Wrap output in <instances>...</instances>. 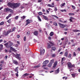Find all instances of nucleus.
<instances>
[{
    "instance_id": "nucleus-18",
    "label": "nucleus",
    "mask_w": 80,
    "mask_h": 80,
    "mask_svg": "<svg viewBox=\"0 0 80 80\" xmlns=\"http://www.w3.org/2000/svg\"><path fill=\"white\" fill-rule=\"evenodd\" d=\"M13 63L14 64H15V65H18V62L17 61L15 60H14L13 61Z\"/></svg>"
},
{
    "instance_id": "nucleus-28",
    "label": "nucleus",
    "mask_w": 80,
    "mask_h": 80,
    "mask_svg": "<svg viewBox=\"0 0 80 80\" xmlns=\"http://www.w3.org/2000/svg\"><path fill=\"white\" fill-rule=\"evenodd\" d=\"M50 63H51V64L53 63H54V59H52V60H51Z\"/></svg>"
},
{
    "instance_id": "nucleus-38",
    "label": "nucleus",
    "mask_w": 80,
    "mask_h": 80,
    "mask_svg": "<svg viewBox=\"0 0 80 80\" xmlns=\"http://www.w3.org/2000/svg\"><path fill=\"white\" fill-rule=\"evenodd\" d=\"M21 18H22V20H24V19H25V16H23V17H21Z\"/></svg>"
},
{
    "instance_id": "nucleus-4",
    "label": "nucleus",
    "mask_w": 80,
    "mask_h": 80,
    "mask_svg": "<svg viewBox=\"0 0 80 80\" xmlns=\"http://www.w3.org/2000/svg\"><path fill=\"white\" fill-rule=\"evenodd\" d=\"M26 26L27 25H28V24H30V23H32V22H33V20H30L29 19H27L26 21Z\"/></svg>"
},
{
    "instance_id": "nucleus-57",
    "label": "nucleus",
    "mask_w": 80,
    "mask_h": 80,
    "mask_svg": "<svg viewBox=\"0 0 80 80\" xmlns=\"http://www.w3.org/2000/svg\"><path fill=\"white\" fill-rule=\"evenodd\" d=\"M71 42H72V43H74V42L73 41V40L72 39L71 40Z\"/></svg>"
},
{
    "instance_id": "nucleus-52",
    "label": "nucleus",
    "mask_w": 80,
    "mask_h": 80,
    "mask_svg": "<svg viewBox=\"0 0 80 80\" xmlns=\"http://www.w3.org/2000/svg\"><path fill=\"white\" fill-rule=\"evenodd\" d=\"M1 63H4V61H1L0 62Z\"/></svg>"
},
{
    "instance_id": "nucleus-47",
    "label": "nucleus",
    "mask_w": 80,
    "mask_h": 80,
    "mask_svg": "<svg viewBox=\"0 0 80 80\" xmlns=\"http://www.w3.org/2000/svg\"><path fill=\"white\" fill-rule=\"evenodd\" d=\"M72 7L73 9H75V7L74 6L72 5Z\"/></svg>"
},
{
    "instance_id": "nucleus-35",
    "label": "nucleus",
    "mask_w": 80,
    "mask_h": 80,
    "mask_svg": "<svg viewBox=\"0 0 80 80\" xmlns=\"http://www.w3.org/2000/svg\"><path fill=\"white\" fill-rule=\"evenodd\" d=\"M68 15L69 16H71V15H74L75 14L73 13H69Z\"/></svg>"
},
{
    "instance_id": "nucleus-25",
    "label": "nucleus",
    "mask_w": 80,
    "mask_h": 80,
    "mask_svg": "<svg viewBox=\"0 0 80 80\" xmlns=\"http://www.w3.org/2000/svg\"><path fill=\"white\" fill-rule=\"evenodd\" d=\"M64 56L66 57H68V52H66L64 53Z\"/></svg>"
},
{
    "instance_id": "nucleus-26",
    "label": "nucleus",
    "mask_w": 80,
    "mask_h": 80,
    "mask_svg": "<svg viewBox=\"0 0 80 80\" xmlns=\"http://www.w3.org/2000/svg\"><path fill=\"white\" fill-rule=\"evenodd\" d=\"M51 57L53 58L55 57H56V54H51Z\"/></svg>"
},
{
    "instance_id": "nucleus-63",
    "label": "nucleus",
    "mask_w": 80,
    "mask_h": 80,
    "mask_svg": "<svg viewBox=\"0 0 80 80\" xmlns=\"http://www.w3.org/2000/svg\"><path fill=\"white\" fill-rule=\"evenodd\" d=\"M46 12L47 13H49V11H48V10H46Z\"/></svg>"
},
{
    "instance_id": "nucleus-43",
    "label": "nucleus",
    "mask_w": 80,
    "mask_h": 80,
    "mask_svg": "<svg viewBox=\"0 0 80 80\" xmlns=\"http://www.w3.org/2000/svg\"><path fill=\"white\" fill-rule=\"evenodd\" d=\"M18 16H17L15 18V20H18Z\"/></svg>"
},
{
    "instance_id": "nucleus-39",
    "label": "nucleus",
    "mask_w": 80,
    "mask_h": 80,
    "mask_svg": "<svg viewBox=\"0 0 80 80\" xmlns=\"http://www.w3.org/2000/svg\"><path fill=\"white\" fill-rule=\"evenodd\" d=\"M65 5V3L64 2V3L62 4L61 5V7H63V6H64Z\"/></svg>"
},
{
    "instance_id": "nucleus-36",
    "label": "nucleus",
    "mask_w": 80,
    "mask_h": 80,
    "mask_svg": "<svg viewBox=\"0 0 80 80\" xmlns=\"http://www.w3.org/2000/svg\"><path fill=\"white\" fill-rule=\"evenodd\" d=\"M76 74H72V77H73V78H74L75 77V76H76Z\"/></svg>"
},
{
    "instance_id": "nucleus-17",
    "label": "nucleus",
    "mask_w": 80,
    "mask_h": 80,
    "mask_svg": "<svg viewBox=\"0 0 80 80\" xmlns=\"http://www.w3.org/2000/svg\"><path fill=\"white\" fill-rule=\"evenodd\" d=\"M45 53V49H43L42 51L40 52V55H44Z\"/></svg>"
},
{
    "instance_id": "nucleus-3",
    "label": "nucleus",
    "mask_w": 80,
    "mask_h": 80,
    "mask_svg": "<svg viewBox=\"0 0 80 80\" xmlns=\"http://www.w3.org/2000/svg\"><path fill=\"white\" fill-rule=\"evenodd\" d=\"M14 56L15 57V58L18 59V60H21V57L20 56V54H16V55L14 54Z\"/></svg>"
},
{
    "instance_id": "nucleus-40",
    "label": "nucleus",
    "mask_w": 80,
    "mask_h": 80,
    "mask_svg": "<svg viewBox=\"0 0 80 80\" xmlns=\"http://www.w3.org/2000/svg\"><path fill=\"white\" fill-rule=\"evenodd\" d=\"M60 11L61 12H67V11L65 9L61 10Z\"/></svg>"
},
{
    "instance_id": "nucleus-10",
    "label": "nucleus",
    "mask_w": 80,
    "mask_h": 80,
    "mask_svg": "<svg viewBox=\"0 0 80 80\" xmlns=\"http://www.w3.org/2000/svg\"><path fill=\"white\" fill-rule=\"evenodd\" d=\"M10 42H8L4 44V47H5L7 48H8V44Z\"/></svg>"
},
{
    "instance_id": "nucleus-41",
    "label": "nucleus",
    "mask_w": 80,
    "mask_h": 80,
    "mask_svg": "<svg viewBox=\"0 0 80 80\" xmlns=\"http://www.w3.org/2000/svg\"><path fill=\"white\" fill-rule=\"evenodd\" d=\"M53 25H55V26H56L57 27V26H58L57 23L56 22H53Z\"/></svg>"
},
{
    "instance_id": "nucleus-30",
    "label": "nucleus",
    "mask_w": 80,
    "mask_h": 80,
    "mask_svg": "<svg viewBox=\"0 0 80 80\" xmlns=\"http://www.w3.org/2000/svg\"><path fill=\"white\" fill-rule=\"evenodd\" d=\"M49 35L50 37H52L53 35V32H51Z\"/></svg>"
},
{
    "instance_id": "nucleus-49",
    "label": "nucleus",
    "mask_w": 80,
    "mask_h": 80,
    "mask_svg": "<svg viewBox=\"0 0 80 80\" xmlns=\"http://www.w3.org/2000/svg\"><path fill=\"white\" fill-rule=\"evenodd\" d=\"M18 73H17H17L15 74L16 76V77H18Z\"/></svg>"
},
{
    "instance_id": "nucleus-1",
    "label": "nucleus",
    "mask_w": 80,
    "mask_h": 80,
    "mask_svg": "<svg viewBox=\"0 0 80 80\" xmlns=\"http://www.w3.org/2000/svg\"><path fill=\"white\" fill-rule=\"evenodd\" d=\"M7 5L9 7H10L12 8H15L19 7L20 5V3H12L9 2L8 3Z\"/></svg>"
},
{
    "instance_id": "nucleus-59",
    "label": "nucleus",
    "mask_w": 80,
    "mask_h": 80,
    "mask_svg": "<svg viewBox=\"0 0 80 80\" xmlns=\"http://www.w3.org/2000/svg\"><path fill=\"white\" fill-rule=\"evenodd\" d=\"M76 45V44H75V43H74L72 45V47H74V46H75Z\"/></svg>"
},
{
    "instance_id": "nucleus-62",
    "label": "nucleus",
    "mask_w": 80,
    "mask_h": 80,
    "mask_svg": "<svg viewBox=\"0 0 80 80\" xmlns=\"http://www.w3.org/2000/svg\"><path fill=\"white\" fill-rule=\"evenodd\" d=\"M17 38H20V35H17Z\"/></svg>"
},
{
    "instance_id": "nucleus-22",
    "label": "nucleus",
    "mask_w": 80,
    "mask_h": 80,
    "mask_svg": "<svg viewBox=\"0 0 80 80\" xmlns=\"http://www.w3.org/2000/svg\"><path fill=\"white\" fill-rule=\"evenodd\" d=\"M60 69V68H58L57 70L56 71H55V72L56 73H59V69Z\"/></svg>"
},
{
    "instance_id": "nucleus-58",
    "label": "nucleus",
    "mask_w": 80,
    "mask_h": 80,
    "mask_svg": "<svg viewBox=\"0 0 80 80\" xmlns=\"http://www.w3.org/2000/svg\"><path fill=\"white\" fill-rule=\"evenodd\" d=\"M69 21L70 22H73V21L72 20V19H70Z\"/></svg>"
},
{
    "instance_id": "nucleus-23",
    "label": "nucleus",
    "mask_w": 80,
    "mask_h": 80,
    "mask_svg": "<svg viewBox=\"0 0 80 80\" xmlns=\"http://www.w3.org/2000/svg\"><path fill=\"white\" fill-rule=\"evenodd\" d=\"M33 34L34 35L37 36L38 35V32L37 31H35L34 32Z\"/></svg>"
},
{
    "instance_id": "nucleus-54",
    "label": "nucleus",
    "mask_w": 80,
    "mask_h": 80,
    "mask_svg": "<svg viewBox=\"0 0 80 80\" xmlns=\"http://www.w3.org/2000/svg\"><path fill=\"white\" fill-rule=\"evenodd\" d=\"M9 18H10V17L8 16L6 17V19H7V20H8V19Z\"/></svg>"
},
{
    "instance_id": "nucleus-50",
    "label": "nucleus",
    "mask_w": 80,
    "mask_h": 80,
    "mask_svg": "<svg viewBox=\"0 0 80 80\" xmlns=\"http://www.w3.org/2000/svg\"><path fill=\"white\" fill-rule=\"evenodd\" d=\"M43 68L45 70H48V68Z\"/></svg>"
},
{
    "instance_id": "nucleus-56",
    "label": "nucleus",
    "mask_w": 80,
    "mask_h": 80,
    "mask_svg": "<svg viewBox=\"0 0 80 80\" xmlns=\"http://www.w3.org/2000/svg\"><path fill=\"white\" fill-rule=\"evenodd\" d=\"M8 16L9 17H11L12 16V14H9Z\"/></svg>"
},
{
    "instance_id": "nucleus-64",
    "label": "nucleus",
    "mask_w": 80,
    "mask_h": 80,
    "mask_svg": "<svg viewBox=\"0 0 80 80\" xmlns=\"http://www.w3.org/2000/svg\"><path fill=\"white\" fill-rule=\"evenodd\" d=\"M0 67L2 68V67H3V65L2 64H0Z\"/></svg>"
},
{
    "instance_id": "nucleus-19",
    "label": "nucleus",
    "mask_w": 80,
    "mask_h": 80,
    "mask_svg": "<svg viewBox=\"0 0 80 80\" xmlns=\"http://www.w3.org/2000/svg\"><path fill=\"white\" fill-rule=\"evenodd\" d=\"M18 67H17L14 69L15 72H17V73H18Z\"/></svg>"
},
{
    "instance_id": "nucleus-29",
    "label": "nucleus",
    "mask_w": 80,
    "mask_h": 80,
    "mask_svg": "<svg viewBox=\"0 0 80 80\" xmlns=\"http://www.w3.org/2000/svg\"><path fill=\"white\" fill-rule=\"evenodd\" d=\"M12 20V18L9 19L7 21V22H8V23H11V20Z\"/></svg>"
},
{
    "instance_id": "nucleus-11",
    "label": "nucleus",
    "mask_w": 80,
    "mask_h": 80,
    "mask_svg": "<svg viewBox=\"0 0 80 80\" xmlns=\"http://www.w3.org/2000/svg\"><path fill=\"white\" fill-rule=\"evenodd\" d=\"M48 62H49L48 60H46L43 62L42 64L43 65H46V64H47V63H48Z\"/></svg>"
},
{
    "instance_id": "nucleus-13",
    "label": "nucleus",
    "mask_w": 80,
    "mask_h": 80,
    "mask_svg": "<svg viewBox=\"0 0 80 80\" xmlns=\"http://www.w3.org/2000/svg\"><path fill=\"white\" fill-rule=\"evenodd\" d=\"M10 50H12L13 52H17V50L13 48V47H10Z\"/></svg>"
},
{
    "instance_id": "nucleus-32",
    "label": "nucleus",
    "mask_w": 80,
    "mask_h": 80,
    "mask_svg": "<svg viewBox=\"0 0 80 80\" xmlns=\"http://www.w3.org/2000/svg\"><path fill=\"white\" fill-rule=\"evenodd\" d=\"M52 64H51V63H50V62L49 63L48 65V67H51V66H52Z\"/></svg>"
},
{
    "instance_id": "nucleus-45",
    "label": "nucleus",
    "mask_w": 80,
    "mask_h": 80,
    "mask_svg": "<svg viewBox=\"0 0 80 80\" xmlns=\"http://www.w3.org/2000/svg\"><path fill=\"white\" fill-rule=\"evenodd\" d=\"M73 56H74V57L76 56V53H75V52H73Z\"/></svg>"
},
{
    "instance_id": "nucleus-60",
    "label": "nucleus",
    "mask_w": 80,
    "mask_h": 80,
    "mask_svg": "<svg viewBox=\"0 0 80 80\" xmlns=\"http://www.w3.org/2000/svg\"><path fill=\"white\" fill-rule=\"evenodd\" d=\"M78 51L79 52L80 51V47H78Z\"/></svg>"
},
{
    "instance_id": "nucleus-12",
    "label": "nucleus",
    "mask_w": 80,
    "mask_h": 80,
    "mask_svg": "<svg viewBox=\"0 0 80 80\" xmlns=\"http://www.w3.org/2000/svg\"><path fill=\"white\" fill-rule=\"evenodd\" d=\"M11 32V29H10L9 30L7 31V32L5 34V36H7V35H8Z\"/></svg>"
},
{
    "instance_id": "nucleus-8",
    "label": "nucleus",
    "mask_w": 80,
    "mask_h": 80,
    "mask_svg": "<svg viewBox=\"0 0 80 80\" xmlns=\"http://www.w3.org/2000/svg\"><path fill=\"white\" fill-rule=\"evenodd\" d=\"M59 25L60 28H65V25L62 24L61 23H59Z\"/></svg>"
},
{
    "instance_id": "nucleus-55",
    "label": "nucleus",
    "mask_w": 80,
    "mask_h": 80,
    "mask_svg": "<svg viewBox=\"0 0 80 80\" xmlns=\"http://www.w3.org/2000/svg\"><path fill=\"white\" fill-rule=\"evenodd\" d=\"M24 41H26V37H24Z\"/></svg>"
},
{
    "instance_id": "nucleus-46",
    "label": "nucleus",
    "mask_w": 80,
    "mask_h": 80,
    "mask_svg": "<svg viewBox=\"0 0 80 80\" xmlns=\"http://www.w3.org/2000/svg\"><path fill=\"white\" fill-rule=\"evenodd\" d=\"M1 47L0 48H2V49L3 48V45L2 44H1L0 45Z\"/></svg>"
},
{
    "instance_id": "nucleus-2",
    "label": "nucleus",
    "mask_w": 80,
    "mask_h": 80,
    "mask_svg": "<svg viewBox=\"0 0 80 80\" xmlns=\"http://www.w3.org/2000/svg\"><path fill=\"white\" fill-rule=\"evenodd\" d=\"M68 68H75V64H72L71 62L68 63Z\"/></svg>"
},
{
    "instance_id": "nucleus-44",
    "label": "nucleus",
    "mask_w": 80,
    "mask_h": 80,
    "mask_svg": "<svg viewBox=\"0 0 80 80\" xmlns=\"http://www.w3.org/2000/svg\"><path fill=\"white\" fill-rule=\"evenodd\" d=\"M52 17H54L55 18H58V17H57V16L55 15H52Z\"/></svg>"
},
{
    "instance_id": "nucleus-14",
    "label": "nucleus",
    "mask_w": 80,
    "mask_h": 80,
    "mask_svg": "<svg viewBox=\"0 0 80 80\" xmlns=\"http://www.w3.org/2000/svg\"><path fill=\"white\" fill-rule=\"evenodd\" d=\"M65 60V58H63L62 59V60L61 61V64L62 65H63V64L64 62H63V61Z\"/></svg>"
},
{
    "instance_id": "nucleus-5",
    "label": "nucleus",
    "mask_w": 80,
    "mask_h": 80,
    "mask_svg": "<svg viewBox=\"0 0 80 80\" xmlns=\"http://www.w3.org/2000/svg\"><path fill=\"white\" fill-rule=\"evenodd\" d=\"M5 12H10L11 13H13V10L9 8H5Z\"/></svg>"
},
{
    "instance_id": "nucleus-53",
    "label": "nucleus",
    "mask_w": 80,
    "mask_h": 80,
    "mask_svg": "<svg viewBox=\"0 0 80 80\" xmlns=\"http://www.w3.org/2000/svg\"><path fill=\"white\" fill-rule=\"evenodd\" d=\"M42 12H45V10L44 9H42Z\"/></svg>"
},
{
    "instance_id": "nucleus-33",
    "label": "nucleus",
    "mask_w": 80,
    "mask_h": 80,
    "mask_svg": "<svg viewBox=\"0 0 80 80\" xmlns=\"http://www.w3.org/2000/svg\"><path fill=\"white\" fill-rule=\"evenodd\" d=\"M4 25V22L2 21V22L0 23V26H1L2 25Z\"/></svg>"
},
{
    "instance_id": "nucleus-16",
    "label": "nucleus",
    "mask_w": 80,
    "mask_h": 80,
    "mask_svg": "<svg viewBox=\"0 0 80 80\" xmlns=\"http://www.w3.org/2000/svg\"><path fill=\"white\" fill-rule=\"evenodd\" d=\"M52 49L51 50V52H52V50H53L54 52H55L56 50V47H52Z\"/></svg>"
},
{
    "instance_id": "nucleus-21",
    "label": "nucleus",
    "mask_w": 80,
    "mask_h": 80,
    "mask_svg": "<svg viewBox=\"0 0 80 80\" xmlns=\"http://www.w3.org/2000/svg\"><path fill=\"white\" fill-rule=\"evenodd\" d=\"M40 65H38L37 66H35L33 67L34 68H39L40 67Z\"/></svg>"
},
{
    "instance_id": "nucleus-34",
    "label": "nucleus",
    "mask_w": 80,
    "mask_h": 80,
    "mask_svg": "<svg viewBox=\"0 0 80 80\" xmlns=\"http://www.w3.org/2000/svg\"><path fill=\"white\" fill-rule=\"evenodd\" d=\"M29 75V74H27V73H25L23 75V77H27L28 75Z\"/></svg>"
},
{
    "instance_id": "nucleus-7",
    "label": "nucleus",
    "mask_w": 80,
    "mask_h": 80,
    "mask_svg": "<svg viewBox=\"0 0 80 80\" xmlns=\"http://www.w3.org/2000/svg\"><path fill=\"white\" fill-rule=\"evenodd\" d=\"M54 5H55V2H53L52 3L51 5L50 4H48L47 5V7H54Z\"/></svg>"
},
{
    "instance_id": "nucleus-20",
    "label": "nucleus",
    "mask_w": 80,
    "mask_h": 80,
    "mask_svg": "<svg viewBox=\"0 0 80 80\" xmlns=\"http://www.w3.org/2000/svg\"><path fill=\"white\" fill-rule=\"evenodd\" d=\"M42 16L43 18L45 20H48V18H47V17L46 16H45L44 15H42Z\"/></svg>"
},
{
    "instance_id": "nucleus-15",
    "label": "nucleus",
    "mask_w": 80,
    "mask_h": 80,
    "mask_svg": "<svg viewBox=\"0 0 80 80\" xmlns=\"http://www.w3.org/2000/svg\"><path fill=\"white\" fill-rule=\"evenodd\" d=\"M58 63V62H57V61H56V62H55L54 64V65L53 67V68H55Z\"/></svg>"
},
{
    "instance_id": "nucleus-37",
    "label": "nucleus",
    "mask_w": 80,
    "mask_h": 80,
    "mask_svg": "<svg viewBox=\"0 0 80 80\" xmlns=\"http://www.w3.org/2000/svg\"><path fill=\"white\" fill-rule=\"evenodd\" d=\"M39 15H42L43 14V13L42 12H39L38 13Z\"/></svg>"
},
{
    "instance_id": "nucleus-61",
    "label": "nucleus",
    "mask_w": 80,
    "mask_h": 80,
    "mask_svg": "<svg viewBox=\"0 0 80 80\" xmlns=\"http://www.w3.org/2000/svg\"><path fill=\"white\" fill-rule=\"evenodd\" d=\"M54 10L55 11H57V8H55L54 9Z\"/></svg>"
},
{
    "instance_id": "nucleus-6",
    "label": "nucleus",
    "mask_w": 80,
    "mask_h": 80,
    "mask_svg": "<svg viewBox=\"0 0 80 80\" xmlns=\"http://www.w3.org/2000/svg\"><path fill=\"white\" fill-rule=\"evenodd\" d=\"M49 43L50 44L48 45V48H51V47L54 46V44H53L52 42H49Z\"/></svg>"
},
{
    "instance_id": "nucleus-51",
    "label": "nucleus",
    "mask_w": 80,
    "mask_h": 80,
    "mask_svg": "<svg viewBox=\"0 0 80 80\" xmlns=\"http://www.w3.org/2000/svg\"><path fill=\"white\" fill-rule=\"evenodd\" d=\"M48 39H49V40H51V37L50 36L48 37Z\"/></svg>"
},
{
    "instance_id": "nucleus-24",
    "label": "nucleus",
    "mask_w": 80,
    "mask_h": 80,
    "mask_svg": "<svg viewBox=\"0 0 80 80\" xmlns=\"http://www.w3.org/2000/svg\"><path fill=\"white\" fill-rule=\"evenodd\" d=\"M37 18H38V19L39 22H42V19H41V18H40V16H38Z\"/></svg>"
},
{
    "instance_id": "nucleus-42",
    "label": "nucleus",
    "mask_w": 80,
    "mask_h": 80,
    "mask_svg": "<svg viewBox=\"0 0 80 80\" xmlns=\"http://www.w3.org/2000/svg\"><path fill=\"white\" fill-rule=\"evenodd\" d=\"M71 55H72L71 54H69L68 56V58H71V57H72Z\"/></svg>"
},
{
    "instance_id": "nucleus-9",
    "label": "nucleus",
    "mask_w": 80,
    "mask_h": 80,
    "mask_svg": "<svg viewBox=\"0 0 80 80\" xmlns=\"http://www.w3.org/2000/svg\"><path fill=\"white\" fill-rule=\"evenodd\" d=\"M8 42H9L8 44V48H10V47H12L11 46H12V45H13V42H12L10 41H9Z\"/></svg>"
},
{
    "instance_id": "nucleus-27",
    "label": "nucleus",
    "mask_w": 80,
    "mask_h": 80,
    "mask_svg": "<svg viewBox=\"0 0 80 80\" xmlns=\"http://www.w3.org/2000/svg\"><path fill=\"white\" fill-rule=\"evenodd\" d=\"M16 29V28L15 27L13 28L12 29V31L11 30V32H14V31H15V30Z\"/></svg>"
},
{
    "instance_id": "nucleus-48",
    "label": "nucleus",
    "mask_w": 80,
    "mask_h": 80,
    "mask_svg": "<svg viewBox=\"0 0 80 80\" xmlns=\"http://www.w3.org/2000/svg\"><path fill=\"white\" fill-rule=\"evenodd\" d=\"M4 51L6 53H7V52H8V50H7V49H4Z\"/></svg>"
},
{
    "instance_id": "nucleus-31",
    "label": "nucleus",
    "mask_w": 80,
    "mask_h": 80,
    "mask_svg": "<svg viewBox=\"0 0 80 80\" xmlns=\"http://www.w3.org/2000/svg\"><path fill=\"white\" fill-rule=\"evenodd\" d=\"M73 31L74 32H80V30H78L75 29V30H73Z\"/></svg>"
}]
</instances>
